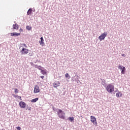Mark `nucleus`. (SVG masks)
Returning a JSON list of instances; mask_svg holds the SVG:
<instances>
[{"instance_id":"f257e3e1","label":"nucleus","mask_w":130,"mask_h":130,"mask_svg":"<svg viewBox=\"0 0 130 130\" xmlns=\"http://www.w3.org/2000/svg\"><path fill=\"white\" fill-rule=\"evenodd\" d=\"M21 47H22L21 50L20 51L21 54H28L29 53V49H27V47H28L26 44H22L21 46L20 47V48H21Z\"/></svg>"},{"instance_id":"f03ea898","label":"nucleus","mask_w":130,"mask_h":130,"mask_svg":"<svg viewBox=\"0 0 130 130\" xmlns=\"http://www.w3.org/2000/svg\"><path fill=\"white\" fill-rule=\"evenodd\" d=\"M57 113L59 118H61V119H66V113H63L61 110L58 109Z\"/></svg>"},{"instance_id":"7ed1b4c3","label":"nucleus","mask_w":130,"mask_h":130,"mask_svg":"<svg viewBox=\"0 0 130 130\" xmlns=\"http://www.w3.org/2000/svg\"><path fill=\"white\" fill-rule=\"evenodd\" d=\"M106 90L109 93H112L114 91V86L111 84H109L106 86Z\"/></svg>"},{"instance_id":"20e7f679","label":"nucleus","mask_w":130,"mask_h":130,"mask_svg":"<svg viewBox=\"0 0 130 130\" xmlns=\"http://www.w3.org/2000/svg\"><path fill=\"white\" fill-rule=\"evenodd\" d=\"M90 121L95 125V126H97V124H98V123H97V120L96 119V117H95L93 116H90Z\"/></svg>"},{"instance_id":"39448f33","label":"nucleus","mask_w":130,"mask_h":130,"mask_svg":"<svg viewBox=\"0 0 130 130\" xmlns=\"http://www.w3.org/2000/svg\"><path fill=\"white\" fill-rule=\"evenodd\" d=\"M107 32L105 31L104 33L102 34L101 36L99 37V39L100 41H102V40H104L105 39V37L107 36Z\"/></svg>"},{"instance_id":"423d86ee","label":"nucleus","mask_w":130,"mask_h":130,"mask_svg":"<svg viewBox=\"0 0 130 130\" xmlns=\"http://www.w3.org/2000/svg\"><path fill=\"white\" fill-rule=\"evenodd\" d=\"M40 92V89L39 88V86L38 85H36L35 86L34 93H37Z\"/></svg>"},{"instance_id":"0eeeda50","label":"nucleus","mask_w":130,"mask_h":130,"mask_svg":"<svg viewBox=\"0 0 130 130\" xmlns=\"http://www.w3.org/2000/svg\"><path fill=\"white\" fill-rule=\"evenodd\" d=\"M53 86L54 88H57V87H59V86H60V83L59 81H55L53 83Z\"/></svg>"},{"instance_id":"6e6552de","label":"nucleus","mask_w":130,"mask_h":130,"mask_svg":"<svg viewBox=\"0 0 130 130\" xmlns=\"http://www.w3.org/2000/svg\"><path fill=\"white\" fill-rule=\"evenodd\" d=\"M19 105L20 108H25L26 107V103L24 102H20L19 103Z\"/></svg>"},{"instance_id":"1a4fd4ad","label":"nucleus","mask_w":130,"mask_h":130,"mask_svg":"<svg viewBox=\"0 0 130 130\" xmlns=\"http://www.w3.org/2000/svg\"><path fill=\"white\" fill-rule=\"evenodd\" d=\"M40 39L41 41H39L40 45H41L42 46H45V44L44 43V40L43 39V37H42Z\"/></svg>"},{"instance_id":"9d476101","label":"nucleus","mask_w":130,"mask_h":130,"mask_svg":"<svg viewBox=\"0 0 130 130\" xmlns=\"http://www.w3.org/2000/svg\"><path fill=\"white\" fill-rule=\"evenodd\" d=\"M10 35L11 36H14L16 37L17 36H20V35H21V34L17 32H12L10 34Z\"/></svg>"},{"instance_id":"9b49d317","label":"nucleus","mask_w":130,"mask_h":130,"mask_svg":"<svg viewBox=\"0 0 130 130\" xmlns=\"http://www.w3.org/2000/svg\"><path fill=\"white\" fill-rule=\"evenodd\" d=\"M13 29L14 30H18L19 29V25L18 24H13Z\"/></svg>"},{"instance_id":"f8f14e48","label":"nucleus","mask_w":130,"mask_h":130,"mask_svg":"<svg viewBox=\"0 0 130 130\" xmlns=\"http://www.w3.org/2000/svg\"><path fill=\"white\" fill-rule=\"evenodd\" d=\"M116 96L117 98H119V97H122V93L120 92H119L116 93Z\"/></svg>"},{"instance_id":"ddd939ff","label":"nucleus","mask_w":130,"mask_h":130,"mask_svg":"<svg viewBox=\"0 0 130 130\" xmlns=\"http://www.w3.org/2000/svg\"><path fill=\"white\" fill-rule=\"evenodd\" d=\"M32 8H30V9L28 10V11H27V15L28 16H30V15H32Z\"/></svg>"},{"instance_id":"4468645a","label":"nucleus","mask_w":130,"mask_h":130,"mask_svg":"<svg viewBox=\"0 0 130 130\" xmlns=\"http://www.w3.org/2000/svg\"><path fill=\"white\" fill-rule=\"evenodd\" d=\"M125 67H123L122 69L121 70V74L124 75L125 74V71H126Z\"/></svg>"},{"instance_id":"2eb2a0df","label":"nucleus","mask_w":130,"mask_h":130,"mask_svg":"<svg viewBox=\"0 0 130 130\" xmlns=\"http://www.w3.org/2000/svg\"><path fill=\"white\" fill-rule=\"evenodd\" d=\"M35 68H36V69H38L40 71H42V69H43V68L42 67L38 66L37 65H35Z\"/></svg>"},{"instance_id":"dca6fc26","label":"nucleus","mask_w":130,"mask_h":130,"mask_svg":"<svg viewBox=\"0 0 130 130\" xmlns=\"http://www.w3.org/2000/svg\"><path fill=\"white\" fill-rule=\"evenodd\" d=\"M37 101H38V98H37L36 99H34L31 100V102H32V103H35V102H37Z\"/></svg>"},{"instance_id":"f3484780","label":"nucleus","mask_w":130,"mask_h":130,"mask_svg":"<svg viewBox=\"0 0 130 130\" xmlns=\"http://www.w3.org/2000/svg\"><path fill=\"white\" fill-rule=\"evenodd\" d=\"M69 120H70V121H71V122H73V120H75V118H74V117H70L69 118H68Z\"/></svg>"},{"instance_id":"a211bd4d","label":"nucleus","mask_w":130,"mask_h":130,"mask_svg":"<svg viewBox=\"0 0 130 130\" xmlns=\"http://www.w3.org/2000/svg\"><path fill=\"white\" fill-rule=\"evenodd\" d=\"M41 71V74H42V75H45L46 74V70H42Z\"/></svg>"},{"instance_id":"6ab92c4d","label":"nucleus","mask_w":130,"mask_h":130,"mask_svg":"<svg viewBox=\"0 0 130 130\" xmlns=\"http://www.w3.org/2000/svg\"><path fill=\"white\" fill-rule=\"evenodd\" d=\"M26 29H27V30H28V31H30V30H31L32 29V27H31L29 25H27L26 26Z\"/></svg>"},{"instance_id":"aec40b11","label":"nucleus","mask_w":130,"mask_h":130,"mask_svg":"<svg viewBox=\"0 0 130 130\" xmlns=\"http://www.w3.org/2000/svg\"><path fill=\"white\" fill-rule=\"evenodd\" d=\"M65 78H69V79L71 78V76H70V75L69 73H66L65 74Z\"/></svg>"},{"instance_id":"412c9836","label":"nucleus","mask_w":130,"mask_h":130,"mask_svg":"<svg viewBox=\"0 0 130 130\" xmlns=\"http://www.w3.org/2000/svg\"><path fill=\"white\" fill-rule=\"evenodd\" d=\"M124 67L121 66V65H119L118 68L119 69V70H120L121 71L122 70V68H123Z\"/></svg>"},{"instance_id":"4be33fe9","label":"nucleus","mask_w":130,"mask_h":130,"mask_svg":"<svg viewBox=\"0 0 130 130\" xmlns=\"http://www.w3.org/2000/svg\"><path fill=\"white\" fill-rule=\"evenodd\" d=\"M14 92L15 94H17V93H19V90H18V88H15Z\"/></svg>"},{"instance_id":"5701e85b","label":"nucleus","mask_w":130,"mask_h":130,"mask_svg":"<svg viewBox=\"0 0 130 130\" xmlns=\"http://www.w3.org/2000/svg\"><path fill=\"white\" fill-rule=\"evenodd\" d=\"M16 129H17V130H21V127H20V126L17 127H16Z\"/></svg>"},{"instance_id":"b1692460","label":"nucleus","mask_w":130,"mask_h":130,"mask_svg":"<svg viewBox=\"0 0 130 130\" xmlns=\"http://www.w3.org/2000/svg\"><path fill=\"white\" fill-rule=\"evenodd\" d=\"M77 84H79V83H80V84H82V82L80 80H78L77 81Z\"/></svg>"},{"instance_id":"393cba45","label":"nucleus","mask_w":130,"mask_h":130,"mask_svg":"<svg viewBox=\"0 0 130 130\" xmlns=\"http://www.w3.org/2000/svg\"><path fill=\"white\" fill-rule=\"evenodd\" d=\"M13 96H14L15 98H17V97H18V95H17L16 94H12Z\"/></svg>"},{"instance_id":"a878e982","label":"nucleus","mask_w":130,"mask_h":130,"mask_svg":"<svg viewBox=\"0 0 130 130\" xmlns=\"http://www.w3.org/2000/svg\"><path fill=\"white\" fill-rule=\"evenodd\" d=\"M17 97H18V99H20L21 100H22V99H21L22 98L21 96L18 95Z\"/></svg>"},{"instance_id":"bb28decb","label":"nucleus","mask_w":130,"mask_h":130,"mask_svg":"<svg viewBox=\"0 0 130 130\" xmlns=\"http://www.w3.org/2000/svg\"><path fill=\"white\" fill-rule=\"evenodd\" d=\"M19 32H23V29L20 28V29H19Z\"/></svg>"},{"instance_id":"cd10ccee","label":"nucleus","mask_w":130,"mask_h":130,"mask_svg":"<svg viewBox=\"0 0 130 130\" xmlns=\"http://www.w3.org/2000/svg\"><path fill=\"white\" fill-rule=\"evenodd\" d=\"M122 56H124V57H125V54H122Z\"/></svg>"},{"instance_id":"c85d7f7f","label":"nucleus","mask_w":130,"mask_h":130,"mask_svg":"<svg viewBox=\"0 0 130 130\" xmlns=\"http://www.w3.org/2000/svg\"><path fill=\"white\" fill-rule=\"evenodd\" d=\"M41 78L42 79H44V76H41Z\"/></svg>"}]
</instances>
